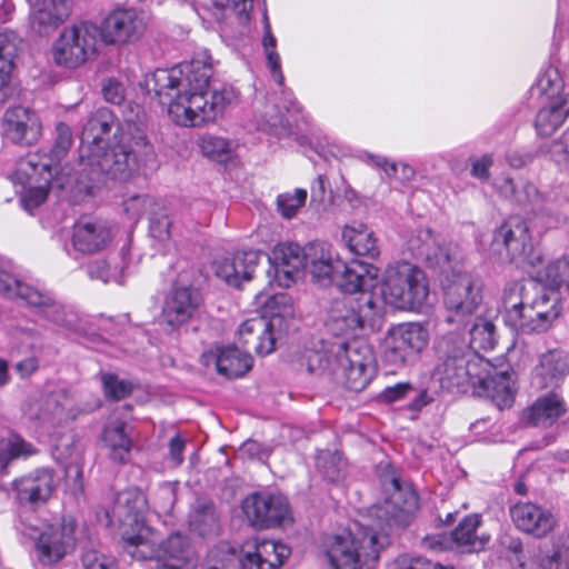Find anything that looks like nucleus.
Returning a JSON list of instances; mask_svg holds the SVG:
<instances>
[{
  "instance_id": "1",
  "label": "nucleus",
  "mask_w": 569,
  "mask_h": 569,
  "mask_svg": "<svg viewBox=\"0 0 569 569\" xmlns=\"http://www.w3.org/2000/svg\"><path fill=\"white\" fill-rule=\"evenodd\" d=\"M382 312V303L369 292L336 300L326 328L340 339L322 342L321 349L308 351L305 357L308 371L329 376L352 391L365 389L375 373V358L370 346L356 337L367 326L373 328Z\"/></svg>"
},
{
  "instance_id": "2",
  "label": "nucleus",
  "mask_w": 569,
  "mask_h": 569,
  "mask_svg": "<svg viewBox=\"0 0 569 569\" xmlns=\"http://www.w3.org/2000/svg\"><path fill=\"white\" fill-rule=\"evenodd\" d=\"M212 76L211 56L208 50H200L190 61L171 69H157L146 78V86L167 107L173 123L201 127L214 121L228 102V91L210 90Z\"/></svg>"
},
{
  "instance_id": "3",
  "label": "nucleus",
  "mask_w": 569,
  "mask_h": 569,
  "mask_svg": "<svg viewBox=\"0 0 569 569\" xmlns=\"http://www.w3.org/2000/svg\"><path fill=\"white\" fill-rule=\"evenodd\" d=\"M148 508L146 495L138 489L117 495L112 513L123 523V550L137 560L154 559L156 569H196L194 552L187 537L172 533L158 542L156 532L144 523Z\"/></svg>"
},
{
  "instance_id": "4",
  "label": "nucleus",
  "mask_w": 569,
  "mask_h": 569,
  "mask_svg": "<svg viewBox=\"0 0 569 569\" xmlns=\"http://www.w3.org/2000/svg\"><path fill=\"white\" fill-rule=\"evenodd\" d=\"M146 137L121 134L120 139L104 147L102 151L80 156L79 182L93 192L108 181H127L138 171L141 161L150 152Z\"/></svg>"
},
{
  "instance_id": "5",
  "label": "nucleus",
  "mask_w": 569,
  "mask_h": 569,
  "mask_svg": "<svg viewBox=\"0 0 569 569\" xmlns=\"http://www.w3.org/2000/svg\"><path fill=\"white\" fill-rule=\"evenodd\" d=\"M388 545L389 535L383 525L376 529L357 521L346 536L333 538L327 556L335 569H361L363 565L376 562ZM368 569L371 567L368 566Z\"/></svg>"
},
{
  "instance_id": "6",
  "label": "nucleus",
  "mask_w": 569,
  "mask_h": 569,
  "mask_svg": "<svg viewBox=\"0 0 569 569\" xmlns=\"http://www.w3.org/2000/svg\"><path fill=\"white\" fill-rule=\"evenodd\" d=\"M426 273L408 261L388 264L381 282V303L399 310H420L429 298Z\"/></svg>"
},
{
  "instance_id": "7",
  "label": "nucleus",
  "mask_w": 569,
  "mask_h": 569,
  "mask_svg": "<svg viewBox=\"0 0 569 569\" xmlns=\"http://www.w3.org/2000/svg\"><path fill=\"white\" fill-rule=\"evenodd\" d=\"M53 176L51 159L40 157L39 152L29 153L17 162L11 180L22 187L21 203L28 212L32 213L47 200Z\"/></svg>"
},
{
  "instance_id": "8",
  "label": "nucleus",
  "mask_w": 569,
  "mask_h": 569,
  "mask_svg": "<svg viewBox=\"0 0 569 569\" xmlns=\"http://www.w3.org/2000/svg\"><path fill=\"white\" fill-rule=\"evenodd\" d=\"M0 296L16 300L20 299L28 306L37 308L39 312L49 321L64 329L74 327L77 316L72 310L56 301L53 296L19 280L13 273L4 274V280L0 281Z\"/></svg>"
},
{
  "instance_id": "9",
  "label": "nucleus",
  "mask_w": 569,
  "mask_h": 569,
  "mask_svg": "<svg viewBox=\"0 0 569 569\" xmlns=\"http://www.w3.org/2000/svg\"><path fill=\"white\" fill-rule=\"evenodd\" d=\"M99 27L81 22L64 28L52 47L57 64L76 68L96 56L99 46Z\"/></svg>"
},
{
  "instance_id": "10",
  "label": "nucleus",
  "mask_w": 569,
  "mask_h": 569,
  "mask_svg": "<svg viewBox=\"0 0 569 569\" xmlns=\"http://www.w3.org/2000/svg\"><path fill=\"white\" fill-rule=\"evenodd\" d=\"M451 268L443 283V300L446 308L452 315L446 319L448 323L462 322L463 318L472 315L482 302L481 282L471 273Z\"/></svg>"
},
{
  "instance_id": "11",
  "label": "nucleus",
  "mask_w": 569,
  "mask_h": 569,
  "mask_svg": "<svg viewBox=\"0 0 569 569\" xmlns=\"http://www.w3.org/2000/svg\"><path fill=\"white\" fill-rule=\"evenodd\" d=\"M76 520L62 518L60 522L47 525L34 541V556L43 566L61 561L76 548Z\"/></svg>"
},
{
  "instance_id": "12",
  "label": "nucleus",
  "mask_w": 569,
  "mask_h": 569,
  "mask_svg": "<svg viewBox=\"0 0 569 569\" xmlns=\"http://www.w3.org/2000/svg\"><path fill=\"white\" fill-rule=\"evenodd\" d=\"M467 342L459 332H449L442 336L436 343L438 362L432 371V379L446 390L460 391L462 381H456L453 375L466 362Z\"/></svg>"
},
{
  "instance_id": "13",
  "label": "nucleus",
  "mask_w": 569,
  "mask_h": 569,
  "mask_svg": "<svg viewBox=\"0 0 569 569\" xmlns=\"http://www.w3.org/2000/svg\"><path fill=\"white\" fill-rule=\"evenodd\" d=\"M429 342V333L420 323H401L389 331L386 339L385 361L395 367L421 352Z\"/></svg>"
},
{
  "instance_id": "14",
  "label": "nucleus",
  "mask_w": 569,
  "mask_h": 569,
  "mask_svg": "<svg viewBox=\"0 0 569 569\" xmlns=\"http://www.w3.org/2000/svg\"><path fill=\"white\" fill-rule=\"evenodd\" d=\"M242 510L253 526L261 528L292 520L288 499L281 493H251L243 500Z\"/></svg>"
},
{
  "instance_id": "15",
  "label": "nucleus",
  "mask_w": 569,
  "mask_h": 569,
  "mask_svg": "<svg viewBox=\"0 0 569 569\" xmlns=\"http://www.w3.org/2000/svg\"><path fill=\"white\" fill-rule=\"evenodd\" d=\"M481 525V518L477 513L466 516L457 528L447 535H432L423 539L422 545L430 550H446L456 547L461 552H479L489 541V536H478L477 529Z\"/></svg>"
},
{
  "instance_id": "16",
  "label": "nucleus",
  "mask_w": 569,
  "mask_h": 569,
  "mask_svg": "<svg viewBox=\"0 0 569 569\" xmlns=\"http://www.w3.org/2000/svg\"><path fill=\"white\" fill-rule=\"evenodd\" d=\"M72 400L66 390L41 395L29 399L23 407V415L32 421L51 427L60 426L74 419Z\"/></svg>"
},
{
  "instance_id": "17",
  "label": "nucleus",
  "mask_w": 569,
  "mask_h": 569,
  "mask_svg": "<svg viewBox=\"0 0 569 569\" xmlns=\"http://www.w3.org/2000/svg\"><path fill=\"white\" fill-rule=\"evenodd\" d=\"M386 486L389 496L382 505L375 506L371 512L388 527L406 525L410 515L418 508L417 493L410 488H403L396 477H392Z\"/></svg>"
},
{
  "instance_id": "18",
  "label": "nucleus",
  "mask_w": 569,
  "mask_h": 569,
  "mask_svg": "<svg viewBox=\"0 0 569 569\" xmlns=\"http://www.w3.org/2000/svg\"><path fill=\"white\" fill-rule=\"evenodd\" d=\"M143 18L132 9L112 11L99 28V41L122 46L136 41L144 31Z\"/></svg>"
},
{
  "instance_id": "19",
  "label": "nucleus",
  "mask_w": 569,
  "mask_h": 569,
  "mask_svg": "<svg viewBox=\"0 0 569 569\" xmlns=\"http://www.w3.org/2000/svg\"><path fill=\"white\" fill-rule=\"evenodd\" d=\"M492 250L510 261L525 258L531 251V237L526 221L509 219L493 233Z\"/></svg>"
},
{
  "instance_id": "20",
  "label": "nucleus",
  "mask_w": 569,
  "mask_h": 569,
  "mask_svg": "<svg viewBox=\"0 0 569 569\" xmlns=\"http://www.w3.org/2000/svg\"><path fill=\"white\" fill-rule=\"evenodd\" d=\"M3 132L11 142L30 146L41 137L42 123L36 111L18 106L4 112Z\"/></svg>"
},
{
  "instance_id": "21",
  "label": "nucleus",
  "mask_w": 569,
  "mask_h": 569,
  "mask_svg": "<svg viewBox=\"0 0 569 569\" xmlns=\"http://www.w3.org/2000/svg\"><path fill=\"white\" fill-rule=\"evenodd\" d=\"M273 267V281L289 288L306 267V247L287 242L278 244L269 258Z\"/></svg>"
},
{
  "instance_id": "22",
  "label": "nucleus",
  "mask_w": 569,
  "mask_h": 569,
  "mask_svg": "<svg viewBox=\"0 0 569 569\" xmlns=\"http://www.w3.org/2000/svg\"><path fill=\"white\" fill-rule=\"evenodd\" d=\"M408 249L418 259L423 260L430 268H439L445 271L455 260L450 246L445 244L428 228L416 231L408 240Z\"/></svg>"
},
{
  "instance_id": "23",
  "label": "nucleus",
  "mask_w": 569,
  "mask_h": 569,
  "mask_svg": "<svg viewBox=\"0 0 569 569\" xmlns=\"http://www.w3.org/2000/svg\"><path fill=\"white\" fill-rule=\"evenodd\" d=\"M31 7L32 29L48 36L63 24L71 16L73 0H27Z\"/></svg>"
},
{
  "instance_id": "24",
  "label": "nucleus",
  "mask_w": 569,
  "mask_h": 569,
  "mask_svg": "<svg viewBox=\"0 0 569 569\" xmlns=\"http://www.w3.org/2000/svg\"><path fill=\"white\" fill-rule=\"evenodd\" d=\"M569 375V353L561 348L549 349L538 357L532 385L539 389L558 388Z\"/></svg>"
},
{
  "instance_id": "25",
  "label": "nucleus",
  "mask_w": 569,
  "mask_h": 569,
  "mask_svg": "<svg viewBox=\"0 0 569 569\" xmlns=\"http://www.w3.org/2000/svg\"><path fill=\"white\" fill-rule=\"evenodd\" d=\"M239 346H217L204 351L201 361L206 367L214 366L218 373L227 378H238L252 367V358Z\"/></svg>"
},
{
  "instance_id": "26",
  "label": "nucleus",
  "mask_w": 569,
  "mask_h": 569,
  "mask_svg": "<svg viewBox=\"0 0 569 569\" xmlns=\"http://www.w3.org/2000/svg\"><path fill=\"white\" fill-rule=\"evenodd\" d=\"M529 300L530 288L522 283H513L505 290L502 297L505 323L521 333H532L535 328L527 312Z\"/></svg>"
},
{
  "instance_id": "27",
  "label": "nucleus",
  "mask_w": 569,
  "mask_h": 569,
  "mask_svg": "<svg viewBox=\"0 0 569 569\" xmlns=\"http://www.w3.org/2000/svg\"><path fill=\"white\" fill-rule=\"evenodd\" d=\"M113 128L118 129V124L109 109L100 108L94 111L81 132L80 156H89L91 152L102 151L104 147L110 146L109 136Z\"/></svg>"
},
{
  "instance_id": "28",
  "label": "nucleus",
  "mask_w": 569,
  "mask_h": 569,
  "mask_svg": "<svg viewBox=\"0 0 569 569\" xmlns=\"http://www.w3.org/2000/svg\"><path fill=\"white\" fill-rule=\"evenodd\" d=\"M332 281L348 295L365 292L378 278V268L358 259L349 262L338 260Z\"/></svg>"
},
{
  "instance_id": "29",
  "label": "nucleus",
  "mask_w": 569,
  "mask_h": 569,
  "mask_svg": "<svg viewBox=\"0 0 569 569\" xmlns=\"http://www.w3.org/2000/svg\"><path fill=\"white\" fill-rule=\"evenodd\" d=\"M510 516L519 530L536 538L546 537L557 523L549 510L531 502L516 503L510 508Z\"/></svg>"
},
{
  "instance_id": "30",
  "label": "nucleus",
  "mask_w": 569,
  "mask_h": 569,
  "mask_svg": "<svg viewBox=\"0 0 569 569\" xmlns=\"http://www.w3.org/2000/svg\"><path fill=\"white\" fill-rule=\"evenodd\" d=\"M272 322L260 317L243 321L238 329L237 343L241 349L253 350L259 356H267L274 350L276 336Z\"/></svg>"
},
{
  "instance_id": "31",
  "label": "nucleus",
  "mask_w": 569,
  "mask_h": 569,
  "mask_svg": "<svg viewBox=\"0 0 569 569\" xmlns=\"http://www.w3.org/2000/svg\"><path fill=\"white\" fill-rule=\"evenodd\" d=\"M111 227L101 220L81 219L73 226L72 246L81 253L103 250L112 240Z\"/></svg>"
},
{
  "instance_id": "32",
  "label": "nucleus",
  "mask_w": 569,
  "mask_h": 569,
  "mask_svg": "<svg viewBox=\"0 0 569 569\" xmlns=\"http://www.w3.org/2000/svg\"><path fill=\"white\" fill-rule=\"evenodd\" d=\"M199 306L198 295L190 288L172 289L162 308V321L174 330L186 323Z\"/></svg>"
},
{
  "instance_id": "33",
  "label": "nucleus",
  "mask_w": 569,
  "mask_h": 569,
  "mask_svg": "<svg viewBox=\"0 0 569 569\" xmlns=\"http://www.w3.org/2000/svg\"><path fill=\"white\" fill-rule=\"evenodd\" d=\"M259 258L258 251L248 250L238 252L231 258L219 259L214 262L216 274L228 284L238 288L243 281H249L252 278Z\"/></svg>"
},
{
  "instance_id": "34",
  "label": "nucleus",
  "mask_w": 569,
  "mask_h": 569,
  "mask_svg": "<svg viewBox=\"0 0 569 569\" xmlns=\"http://www.w3.org/2000/svg\"><path fill=\"white\" fill-rule=\"evenodd\" d=\"M567 411L563 398L556 391L547 392L523 412V420L532 426L548 428L555 425Z\"/></svg>"
},
{
  "instance_id": "35",
  "label": "nucleus",
  "mask_w": 569,
  "mask_h": 569,
  "mask_svg": "<svg viewBox=\"0 0 569 569\" xmlns=\"http://www.w3.org/2000/svg\"><path fill=\"white\" fill-rule=\"evenodd\" d=\"M13 485L21 503L46 502L54 489L53 472L49 469L37 470Z\"/></svg>"
},
{
  "instance_id": "36",
  "label": "nucleus",
  "mask_w": 569,
  "mask_h": 569,
  "mask_svg": "<svg viewBox=\"0 0 569 569\" xmlns=\"http://www.w3.org/2000/svg\"><path fill=\"white\" fill-rule=\"evenodd\" d=\"M290 548L281 542L264 540L254 545L241 559V569H276L290 556Z\"/></svg>"
},
{
  "instance_id": "37",
  "label": "nucleus",
  "mask_w": 569,
  "mask_h": 569,
  "mask_svg": "<svg viewBox=\"0 0 569 569\" xmlns=\"http://www.w3.org/2000/svg\"><path fill=\"white\" fill-rule=\"evenodd\" d=\"M341 239L348 250L356 256L375 259L380 254L375 232L361 221L345 224Z\"/></svg>"
},
{
  "instance_id": "38",
  "label": "nucleus",
  "mask_w": 569,
  "mask_h": 569,
  "mask_svg": "<svg viewBox=\"0 0 569 569\" xmlns=\"http://www.w3.org/2000/svg\"><path fill=\"white\" fill-rule=\"evenodd\" d=\"M339 257L325 242H310L306 246V267L317 281L332 280Z\"/></svg>"
},
{
  "instance_id": "39",
  "label": "nucleus",
  "mask_w": 569,
  "mask_h": 569,
  "mask_svg": "<svg viewBox=\"0 0 569 569\" xmlns=\"http://www.w3.org/2000/svg\"><path fill=\"white\" fill-rule=\"evenodd\" d=\"M102 441L109 449V458L112 461L126 463L129 460L132 440L123 420L110 419L103 429Z\"/></svg>"
},
{
  "instance_id": "40",
  "label": "nucleus",
  "mask_w": 569,
  "mask_h": 569,
  "mask_svg": "<svg viewBox=\"0 0 569 569\" xmlns=\"http://www.w3.org/2000/svg\"><path fill=\"white\" fill-rule=\"evenodd\" d=\"M130 247L123 246L118 256L91 261L87 266L88 276L102 282L121 283L126 269L130 264Z\"/></svg>"
},
{
  "instance_id": "41",
  "label": "nucleus",
  "mask_w": 569,
  "mask_h": 569,
  "mask_svg": "<svg viewBox=\"0 0 569 569\" xmlns=\"http://www.w3.org/2000/svg\"><path fill=\"white\" fill-rule=\"evenodd\" d=\"M541 104L536 116L535 128L540 137H550L568 118L569 106L565 98L541 101Z\"/></svg>"
},
{
  "instance_id": "42",
  "label": "nucleus",
  "mask_w": 569,
  "mask_h": 569,
  "mask_svg": "<svg viewBox=\"0 0 569 569\" xmlns=\"http://www.w3.org/2000/svg\"><path fill=\"white\" fill-rule=\"evenodd\" d=\"M206 7L218 22L246 27L250 19L252 0H209Z\"/></svg>"
},
{
  "instance_id": "43",
  "label": "nucleus",
  "mask_w": 569,
  "mask_h": 569,
  "mask_svg": "<svg viewBox=\"0 0 569 569\" xmlns=\"http://www.w3.org/2000/svg\"><path fill=\"white\" fill-rule=\"evenodd\" d=\"M258 303L261 306V317L272 322V329H281L282 323L291 319L295 313L291 297L286 292H278L268 298L263 293L257 296Z\"/></svg>"
},
{
  "instance_id": "44",
  "label": "nucleus",
  "mask_w": 569,
  "mask_h": 569,
  "mask_svg": "<svg viewBox=\"0 0 569 569\" xmlns=\"http://www.w3.org/2000/svg\"><path fill=\"white\" fill-rule=\"evenodd\" d=\"M493 184L502 197L515 201L519 206L538 204L540 201L537 187L530 182H515L509 177H501L497 178Z\"/></svg>"
},
{
  "instance_id": "45",
  "label": "nucleus",
  "mask_w": 569,
  "mask_h": 569,
  "mask_svg": "<svg viewBox=\"0 0 569 569\" xmlns=\"http://www.w3.org/2000/svg\"><path fill=\"white\" fill-rule=\"evenodd\" d=\"M532 569H569V537L558 536L550 549L535 556Z\"/></svg>"
},
{
  "instance_id": "46",
  "label": "nucleus",
  "mask_w": 569,
  "mask_h": 569,
  "mask_svg": "<svg viewBox=\"0 0 569 569\" xmlns=\"http://www.w3.org/2000/svg\"><path fill=\"white\" fill-rule=\"evenodd\" d=\"M482 366L487 367L488 363L477 356L468 358L467 351L465 366L458 368V371L453 375V379H456V381H462V389L466 386H481L489 390L492 385H495V378L489 377V375L481 369Z\"/></svg>"
},
{
  "instance_id": "47",
  "label": "nucleus",
  "mask_w": 569,
  "mask_h": 569,
  "mask_svg": "<svg viewBox=\"0 0 569 569\" xmlns=\"http://www.w3.org/2000/svg\"><path fill=\"white\" fill-rule=\"evenodd\" d=\"M37 453L33 445L17 433L0 440V473H6L10 461L18 458H28Z\"/></svg>"
},
{
  "instance_id": "48",
  "label": "nucleus",
  "mask_w": 569,
  "mask_h": 569,
  "mask_svg": "<svg viewBox=\"0 0 569 569\" xmlns=\"http://www.w3.org/2000/svg\"><path fill=\"white\" fill-rule=\"evenodd\" d=\"M190 529L206 537L218 529V517L214 506L208 501H197L189 515Z\"/></svg>"
},
{
  "instance_id": "49",
  "label": "nucleus",
  "mask_w": 569,
  "mask_h": 569,
  "mask_svg": "<svg viewBox=\"0 0 569 569\" xmlns=\"http://www.w3.org/2000/svg\"><path fill=\"white\" fill-rule=\"evenodd\" d=\"M531 302L537 309L535 313L540 322V328L547 330L561 313L560 298L557 292H547L541 290L535 297L531 296Z\"/></svg>"
},
{
  "instance_id": "50",
  "label": "nucleus",
  "mask_w": 569,
  "mask_h": 569,
  "mask_svg": "<svg viewBox=\"0 0 569 569\" xmlns=\"http://www.w3.org/2000/svg\"><path fill=\"white\" fill-rule=\"evenodd\" d=\"M201 153L210 160L227 162L234 153L236 144L223 137L206 133L199 139Z\"/></svg>"
},
{
  "instance_id": "51",
  "label": "nucleus",
  "mask_w": 569,
  "mask_h": 569,
  "mask_svg": "<svg viewBox=\"0 0 569 569\" xmlns=\"http://www.w3.org/2000/svg\"><path fill=\"white\" fill-rule=\"evenodd\" d=\"M262 48L267 59V66L270 69L274 81L279 84H283V73L281 70V59L277 51V39L271 30V24L267 11L263 12V37Z\"/></svg>"
},
{
  "instance_id": "52",
  "label": "nucleus",
  "mask_w": 569,
  "mask_h": 569,
  "mask_svg": "<svg viewBox=\"0 0 569 569\" xmlns=\"http://www.w3.org/2000/svg\"><path fill=\"white\" fill-rule=\"evenodd\" d=\"M497 343L496 326L491 320L477 318L470 329V342L468 349L475 351L492 350Z\"/></svg>"
},
{
  "instance_id": "53",
  "label": "nucleus",
  "mask_w": 569,
  "mask_h": 569,
  "mask_svg": "<svg viewBox=\"0 0 569 569\" xmlns=\"http://www.w3.org/2000/svg\"><path fill=\"white\" fill-rule=\"evenodd\" d=\"M527 207L537 209L533 223L540 227V232L557 228L566 221L565 214L553 203L545 202L541 194L538 204H528Z\"/></svg>"
},
{
  "instance_id": "54",
  "label": "nucleus",
  "mask_w": 569,
  "mask_h": 569,
  "mask_svg": "<svg viewBox=\"0 0 569 569\" xmlns=\"http://www.w3.org/2000/svg\"><path fill=\"white\" fill-rule=\"evenodd\" d=\"M562 81L559 77L558 70L548 67L538 77L536 82V90L542 97V101H550L551 99L566 98L560 93Z\"/></svg>"
},
{
  "instance_id": "55",
  "label": "nucleus",
  "mask_w": 569,
  "mask_h": 569,
  "mask_svg": "<svg viewBox=\"0 0 569 569\" xmlns=\"http://www.w3.org/2000/svg\"><path fill=\"white\" fill-rule=\"evenodd\" d=\"M345 461L338 452L320 451L316 457V467L325 479L338 481L345 470Z\"/></svg>"
},
{
  "instance_id": "56",
  "label": "nucleus",
  "mask_w": 569,
  "mask_h": 569,
  "mask_svg": "<svg viewBox=\"0 0 569 569\" xmlns=\"http://www.w3.org/2000/svg\"><path fill=\"white\" fill-rule=\"evenodd\" d=\"M367 161L382 169L389 178H395L401 182H408L416 176V171L410 164L391 162L382 156L368 154Z\"/></svg>"
},
{
  "instance_id": "57",
  "label": "nucleus",
  "mask_w": 569,
  "mask_h": 569,
  "mask_svg": "<svg viewBox=\"0 0 569 569\" xmlns=\"http://www.w3.org/2000/svg\"><path fill=\"white\" fill-rule=\"evenodd\" d=\"M72 131L64 122H59L56 126V139L50 150V154H40L52 161V170L56 171L57 163L67 154L72 146Z\"/></svg>"
},
{
  "instance_id": "58",
  "label": "nucleus",
  "mask_w": 569,
  "mask_h": 569,
  "mask_svg": "<svg viewBox=\"0 0 569 569\" xmlns=\"http://www.w3.org/2000/svg\"><path fill=\"white\" fill-rule=\"evenodd\" d=\"M307 200L306 189H296L292 193L284 192L277 197V208L286 219L293 218Z\"/></svg>"
},
{
  "instance_id": "59",
  "label": "nucleus",
  "mask_w": 569,
  "mask_h": 569,
  "mask_svg": "<svg viewBox=\"0 0 569 569\" xmlns=\"http://www.w3.org/2000/svg\"><path fill=\"white\" fill-rule=\"evenodd\" d=\"M101 381L106 396L113 400H121L131 395L133 390L130 381L119 379L118 376L112 373L102 375Z\"/></svg>"
},
{
  "instance_id": "60",
  "label": "nucleus",
  "mask_w": 569,
  "mask_h": 569,
  "mask_svg": "<svg viewBox=\"0 0 569 569\" xmlns=\"http://www.w3.org/2000/svg\"><path fill=\"white\" fill-rule=\"evenodd\" d=\"M81 565L83 569H119L112 556L93 548L82 552Z\"/></svg>"
},
{
  "instance_id": "61",
  "label": "nucleus",
  "mask_w": 569,
  "mask_h": 569,
  "mask_svg": "<svg viewBox=\"0 0 569 569\" xmlns=\"http://www.w3.org/2000/svg\"><path fill=\"white\" fill-rule=\"evenodd\" d=\"M152 204L153 199L148 194H134L123 201V209L130 219L138 220Z\"/></svg>"
},
{
  "instance_id": "62",
  "label": "nucleus",
  "mask_w": 569,
  "mask_h": 569,
  "mask_svg": "<svg viewBox=\"0 0 569 569\" xmlns=\"http://www.w3.org/2000/svg\"><path fill=\"white\" fill-rule=\"evenodd\" d=\"M172 220L166 214H156L150 219L149 233L159 242H166L171 239Z\"/></svg>"
},
{
  "instance_id": "63",
  "label": "nucleus",
  "mask_w": 569,
  "mask_h": 569,
  "mask_svg": "<svg viewBox=\"0 0 569 569\" xmlns=\"http://www.w3.org/2000/svg\"><path fill=\"white\" fill-rule=\"evenodd\" d=\"M393 569H453V567L442 566L439 562H431L423 558L400 556L396 559Z\"/></svg>"
},
{
  "instance_id": "64",
  "label": "nucleus",
  "mask_w": 569,
  "mask_h": 569,
  "mask_svg": "<svg viewBox=\"0 0 569 569\" xmlns=\"http://www.w3.org/2000/svg\"><path fill=\"white\" fill-rule=\"evenodd\" d=\"M104 99L113 104H121L124 101L126 91L123 84L116 79H108L102 87Z\"/></svg>"
}]
</instances>
